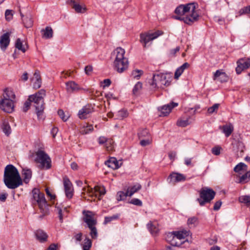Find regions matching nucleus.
I'll list each match as a JSON object with an SVG mask.
<instances>
[{
	"mask_svg": "<svg viewBox=\"0 0 250 250\" xmlns=\"http://www.w3.org/2000/svg\"><path fill=\"white\" fill-rule=\"evenodd\" d=\"M45 95V90L42 89L35 94L29 96L27 100L24 103L23 111L26 112L30 107L31 103L33 102L38 120H44L45 118L44 115L45 104L43 98Z\"/></svg>",
	"mask_w": 250,
	"mask_h": 250,
	"instance_id": "nucleus-1",
	"label": "nucleus"
},
{
	"mask_svg": "<svg viewBox=\"0 0 250 250\" xmlns=\"http://www.w3.org/2000/svg\"><path fill=\"white\" fill-rule=\"evenodd\" d=\"M3 182L7 188L12 189L18 188L23 184L17 168L12 165H8L5 167Z\"/></svg>",
	"mask_w": 250,
	"mask_h": 250,
	"instance_id": "nucleus-2",
	"label": "nucleus"
},
{
	"mask_svg": "<svg viewBox=\"0 0 250 250\" xmlns=\"http://www.w3.org/2000/svg\"><path fill=\"white\" fill-rule=\"evenodd\" d=\"M125 51L121 47H117L112 53V56L115 57L113 67L119 73H122L128 66L127 58L125 57Z\"/></svg>",
	"mask_w": 250,
	"mask_h": 250,
	"instance_id": "nucleus-3",
	"label": "nucleus"
},
{
	"mask_svg": "<svg viewBox=\"0 0 250 250\" xmlns=\"http://www.w3.org/2000/svg\"><path fill=\"white\" fill-rule=\"evenodd\" d=\"M32 203L33 205L37 204L42 214L40 216V218L49 213L48 205L45 198L44 194L41 193L38 188H34L32 191Z\"/></svg>",
	"mask_w": 250,
	"mask_h": 250,
	"instance_id": "nucleus-4",
	"label": "nucleus"
},
{
	"mask_svg": "<svg viewBox=\"0 0 250 250\" xmlns=\"http://www.w3.org/2000/svg\"><path fill=\"white\" fill-rule=\"evenodd\" d=\"M172 80L171 73H160L153 74L150 84L153 87H163V86H168L170 84Z\"/></svg>",
	"mask_w": 250,
	"mask_h": 250,
	"instance_id": "nucleus-5",
	"label": "nucleus"
},
{
	"mask_svg": "<svg viewBox=\"0 0 250 250\" xmlns=\"http://www.w3.org/2000/svg\"><path fill=\"white\" fill-rule=\"evenodd\" d=\"M216 194V192L211 188L208 187L202 188L199 191L200 198L197 199L201 206H204L212 200Z\"/></svg>",
	"mask_w": 250,
	"mask_h": 250,
	"instance_id": "nucleus-6",
	"label": "nucleus"
},
{
	"mask_svg": "<svg viewBox=\"0 0 250 250\" xmlns=\"http://www.w3.org/2000/svg\"><path fill=\"white\" fill-rule=\"evenodd\" d=\"M36 157L35 162L41 165L42 168L48 169L51 167V160L49 155L42 150H38L36 152Z\"/></svg>",
	"mask_w": 250,
	"mask_h": 250,
	"instance_id": "nucleus-7",
	"label": "nucleus"
},
{
	"mask_svg": "<svg viewBox=\"0 0 250 250\" xmlns=\"http://www.w3.org/2000/svg\"><path fill=\"white\" fill-rule=\"evenodd\" d=\"M163 34V32L161 30H157L153 33H145L140 34V42L143 44L144 47H146V44L150 41L157 38Z\"/></svg>",
	"mask_w": 250,
	"mask_h": 250,
	"instance_id": "nucleus-8",
	"label": "nucleus"
},
{
	"mask_svg": "<svg viewBox=\"0 0 250 250\" xmlns=\"http://www.w3.org/2000/svg\"><path fill=\"white\" fill-rule=\"evenodd\" d=\"M197 3H189L185 5L181 4L175 10V13L178 15H184L190 10L194 11L196 9Z\"/></svg>",
	"mask_w": 250,
	"mask_h": 250,
	"instance_id": "nucleus-9",
	"label": "nucleus"
},
{
	"mask_svg": "<svg viewBox=\"0 0 250 250\" xmlns=\"http://www.w3.org/2000/svg\"><path fill=\"white\" fill-rule=\"evenodd\" d=\"M14 107L13 100L3 95V99L0 101V108L6 112L11 113L14 110Z\"/></svg>",
	"mask_w": 250,
	"mask_h": 250,
	"instance_id": "nucleus-10",
	"label": "nucleus"
},
{
	"mask_svg": "<svg viewBox=\"0 0 250 250\" xmlns=\"http://www.w3.org/2000/svg\"><path fill=\"white\" fill-rule=\"evenodd\" d=\"M237 64L235 68L237 74H240L242 71L250 67V58H243L239 59L236 62Z\"/></svg>",
	"mask_w": 250,
	"mask_h": 250,
	"instance_id": "nucleus-11",
	"label": "nucleus"
},
{
	"mask_svg": "<svg viewBox=\"0 0 250 250\" xmlns=\"http://www.w3.org/2000/svg\"><path fill=\"white\" fill-rule=\"evenodd\" d=\"M233 146V151L235 153L236 156L238 157H242L243 156L245 146L243 143L240 141L232 143Z\"/></svg>",
	"mask_w": 250,
	"mask_h": 250,
	"instance_id": "nucleus-12",
	"label": "nucleus"
},
{
	"mask_svg": "<svg viewBox=\"0 0 250 250\" xmlns=\"http://www.w3.org/2000/svg\"><path fill=\"white\" fill-rule=\"evenodd\" d=\"M94 111L93 107L91 104L84 106L78 112L79 117L81 119H85L88 117V115Z\"/></svg>",
	"mask_w": 250,
	"mask_h": 250,
	"instance_id": "nucleus-13",
	"label": "nucleus"
},
{
	"mask_svg": "<svg viewBox=\"0 0 250 250\" xmlns=\"http://www.w3.org/2000/svg\"><path fill=\"white\" fill-rule=\"evenodd\" d=\"M10 33L6 32L0 37V48L5 51L8 46L10 42Z\"/></svg>",
	"mask_w": 250,
	"mask_h": 250,
	"instance_id": "nucleus-14",
	"label": "nucleus"
},
{
	"mask_svg": "<svg viewBox=\"0 0 250 250\" xmlns=\"http://www.w3.org/2000/svg\"><path fill=\"white\" fill-rule=\"evenodd\" d=\"M63 185L66 196L68 198H71L73 195L72 185L68 178L65 177L63 178Z\"/></svg>",
	"mask_w": 250,
	"mask_h": 250,
	"instance_id": "nucleus-15",
	"label": "nucleus"
},
{
	"mask_svg": "<svg viewBox=\"0 0 250 250\" xmlns=\"http://www.w3.org/2000/svg\"><path fill=\"white\" fill-rule=\"evenodd\" d=\"M178 105V103L171 102L168 104L164 105L160 107L161 110V115L160 116H167L171 111L172 109L174 107H176Z\"/></svg>",
	"mask_w": 250,
	"mask_h": 250,
	"instance_id": "nucleus-16",
	"label": "nucleus"
},
{
	"mask_svg": "<svg viewBox=\"0 0 250 250\" xmlns=\"http://www.w3.org/2000/svg\"><path fill=\"white\" fill-rule=\"evenodd\" d=\"M191 11V14L184 17V18L183 19L184 22L188 25H191L193 23L197 21L199 18V15L195 12V10L194 11Z\"/></svg>",
	"mask_w": 250,
	"mask_h": 250,
	"instance_id": "nucleus-17",
	"label": "nucleus"
},
{
	"mask_svg": "<svg viewBox=\"0 0 250 250\" xmlns=\"http://www.w3.org/2000/svg\"><path fill=\"white\" fill-rule=\"evenodd\" d=\"M213 79L214 80H217L221 83H225L228 81L229 77L226 73L218 70L214 73Z\"/></svg>",
	"mask_w": 250,
	"mask_h": 250,
	"instance_id": "nucleus-18",
	"label": "nucleus"
},
{
	"mask_svg": "<svg viewBox=\"0 0 250 250\" xmlns=\"http://www.w3.org/2000/svg\"><path fill=\"white\" fill-rule=\"evenodd\" d=\"M36 239L41 243H44L47 241L48 235L42 229H38L35 232Z\"/></svg>",
	"mask_w": 250,
	"mask_h": 250,
	"instance_id": "nucleus-19",
	"label": "nucleus"
},
{
	"mask_svg": "<svg viewBox=\"0 0 250 250\" xmlns=\"http://www.w3.org/2000/svg\"><path fill=\"white\" fill-rule=\"evenodd\" d=\"M174 237L180 241L184 239L187 236L189 235L190 232L189 230H183L180 231H174Z\"/></svg>",
	"mask_w": 250,
	"mask_h": 250,
	"instance_id": "nucleus-20",
	"label": "nucleus"
},
{
	"mask_svg": "<svg viewBox=\"0 0 250 250\" xmlns=\"http://www.w3.org/2000/svg\"><path fill=\"white\" fill-rule=\"evenodd\" d=\"M147 228L152 235L157 234L159 231L158 224L156 221H150L147 224Z\"/></svg>",
	"mask_w": 250,
	"mask_h": 250,
	"instance_id": "nucleus-21",
	"label": "nucleus"
},
{
	"mask_svg": "<svg viewBox=\"0 0 250 250\" xmlns=\"http://www.w3.org/2000/svg\"><path fill=\"white\" fill-rule=\"evenodd\" d=\"M186 179L184 175L179 173H173L168 177L167 180H169V182H177L182 181H185Z\"/></svg>",
	"mask_w": 250,
	"mask_h": 250,
	"instance_id": "nucleus-22",
	"label": "nucleus"
},
{
	"mask_svg": "<svg viewBox=\"0 0 250 250\" xmlns=\"http://www.w3.org/2000/svg\"><path fill=\"white\" fill-rule=\"evenodd\" d=\"M105 165L113 169H117L120 167L119 162L114 157H111L105 162Z\"/></svg>",
	"mask_w": 250,
	"mask_h": 250,
	"instance_id": "nucleus-23",
	"label": "nucleus"
},
{
	"mask_svg": "<svg viewBox=\"0 0 250 250\" xmlns=\"http://www.w3.org/2000/svg\"><path fill=\"white\" fill-rule=\"evenodd\" d=\"M15 46L17 49L21 51L23 53L25 52L28 48V45L27 43L25 42V43L23 44V42H21L20 38L16 40Z\"/></svg>",
	"mask_w": 250,
	"mask_h": 250,
	"instance_id": "nucleus-24",
	"label": "nucleus"
},
{
	"mask_svg": "<svg viewBox=\"0 0 250 250\" xmlns=\"http://www.w3.org/2000/svg\"><path fill=\"white\" fill-rule=\"evenodd\" d=\"M66 90L68 92H74L80 89L79 85L73 81H69L66 83Z\"/></svg>",
	"mask_w": 250,
	"mask_h": 250,
	"instance_id": "nucleus-25",
	"label": "nucleus"
},
{
	"mask_svg": "<svg viewBox=\"0 0 250 250\" xmlns=\"http://www.w3.org/2000/svg\"><path fill=\"white\" fill-rule=\"evenodd\" d=\"M22 174L23 177V182L26 184L28 183L32 177L31 170L26 168H23Z\"/></svg>",
	"mask_w": 250,
	"mask_h": 250,
	"instance_id": "nucleus-26",
	"label": "nucleus"
},
{
	"mask_svg": "<svg viewBox=\"0 0 250 250\" xmlns=\"http://www.w3.org/2000/svg\"><path fill=\"white\" fill-rule=\"evenodd\" d=\"M223 133L227 137H228L233 131V126L231 124L226 125L222 127Z\"/></svg>",
	"mask_w": 250,
	"mask_h": 250,
	"instance_id": "nucleus-27",
	"label": "nucleus"
},
{
	"mask_svg": "<svg viewBox=\"0 0 250 250\" xmlns=\"http://www.w3.org/2000/svg\"><path fill=\"white\" fill-rule=\"evenodd\" d=\"M41 32L43 33L42 38L50 39L53 37V31L52 28L50 26L46 27L45 29H42Z\"/></svg>",
	"mask_w": 250,
	"mask_h": 250,
	"instance_id": "nucleus-28",
	"label": "nucleus"
},
{
	"mask_svg": "<svg viewBox=\"0 0 250 250\" xmlns=\"http://www.w3.org/2000/svg\"><path fill=\"white\" fill-rule=\"evenodd\" d=\"M1 128L6 135L8 136L11 133V129L7 120H4L3 121Z\"/></svg>",
	"mask_w": 250,
	"mask_h": 250,
	"instance_id": "nucleus-29",
	"label": "nucleus"
},
{
	"mask_svg": "<svg viewBox=\"0 0 250 250\" xmlns=\"http://www.w3.org/2000/svg\"><path fill=\"white\" fill-rule=\"evenodd\" d=\"M141 188L142 186L140 184H137L136 185L128 188L127 191L128 192V196H132L134 193L139 190Z\"/></svg>",
	"mask_w": 250,
	"mask_h": 250,
	"instance_id": "nucleus-30",
	"label": "nucleus"
},
{
	"mask_svg": "<svg viewBox=\"0 0 250 250\" xmlns=\"http://www.w3.org/2000/svg\"><path fill=\"white\" fill-rule=\"evenodd\" d=\"M198 223V219L195 216L189 217L187 220V225L189 228L195 227Z\"/></svg>",
	"mask_w": 250,
	"mask_h": 250,
	"instance_id": "nucleus-31",
	"label": "nucleus"
},
{
	"mask_svg": "<svg viewBox=\"0 0 250 250\" xmlns=\"http://www.w3.org/2000/svg\"><path fill=\"white\" fill-rule=\"evenodd\" d=\"M240 202L244 204L247 207H250V196L243 195L239 197Z\"/></svg>",
	"mask_w": 250,
	"mask_h": 250,
	"instance_id": "nucleus-32",
	"label": "nucleus"
},
{
	"mask_svg": "<svg viewBox=\"0 0 250 250\" xmlns=\"http://www.w3.org/2000/svg\"><path fill=\"white\" fill-rule=\"evenodd\" d=\"M247 166L243 163H239L234 168V171L236 173H239L241 171L247 170Z\"/></svg>",
	"mask_w": 250,
	"mask_h": 250,
	"instance_id": "nucleus-33",
	"label": "nucleus"
},
{
	"mask_svg": "<svg viewBox=\"0 0 250 250\" xmlns=\"http://www.w3.org/2000/svg\"><path fill=\"white\" fill-rule=\"evenodd\" d=\"M22 22L24 26L27 28L32 27L33 24V21L30 17H25L22 19Z\"/></svg>",
	"mask_w": 250,
	"mask_h": 250,
	"instance_id": "nucleus-34",
	"label": "nucleus"
},
{
	"mask_svg": "<svg viewBox=\"0 0 250 250\" xmlns=\"http://www.w3.org/2000/svg\"><path fill=\"white\" fill-rule=\"evenodd\" d=\"M142 83L140 82L137 83L132 90V93L134 95L137 96L139 95L140 91L142 88Z\"/></svg>",
	"mask_w": 250,
	"mask_h": 250,
	"instance_id": "nucleus-35",
	"label": "nucleus"
},
{
	"mask_svg": "<svg viewBox=\"0 0 250 250\" xmlns=\"http://www.w3.org/2000/svg\"><path fill=\"white\" fill-rule=\"evenodd\" d=\"M98 143L100 145H111L112 143V140L110 139H107L104 136H100L98 138Z\"/></svg>",
	"mask_w": 250,
	"mask_h": 250,
	"instance_id": "nucleus-36",
	"label": "nucleus"
},
{
	"mask_svg": "<svg viewBox=\"0 0 250 250\" xmlns=\"http://www.w3.org/2000/svg\"><path fill=\"white\" fill-rule=\"evenodd\" d=\"M127 196H128V192L126 191L125 192L124 191H120L117 192L116 198L119 201H122L125 200Z\"/></svg>",
	"mask_w": 250,
	"mask_h": 250,
	"instance_id": "nucleus-37",
	"label": "nucleus"
},
{
	"mask_svg": "<svg viewBox=\"0 0 250 250\" xmlns=\"http://www.w3.org/2000/svg\"><path fill=\"white\" fill-rule=\"evenodd\" d=\"M93 189H91V192L92 193V194L94 193L93 192H99V196L104 195L106 193L105 189L104 187H103L102 188H101L98 186L95 187L94 191H93Z\"/></svg>",
	"mask_w": 250,
	"mask_h": 250,
	"instance_id": "nucleus-38",
	"label": "nucleus"
},
{
	"mask_svg": "<svg viewBox=\"0 0 250 250\" xmlns=\"http://www.w3.org/2000/svg\"><path fill=\"white\" fill-rule=\"evenodd\" d=\"M250 181V178L248 176L246 173L241 176L239 177V179L237 181V183L244 184L248 183Z\"/></svg>",
	"mask_w": 250,
	"mask_h": 250,
	"instance_id": "nucleus-39",
	"label": "nucleus"
},
{
	"mask_svg": "<svg viewBox=\"0 0 250 250\" xmlns=\"http://www.w3.org/2000/svg\"><path fill=\"white\" fill-rule=\"evenodd\" d=\"M84 243L83 245V250H89L92 246V241L88 237H86L84 239Z\"/></svg>",
	"mask_w": 250,
	"mask_h": 250,
	"instance_id": "nucleus-40",
	"label": "nucleus"
},
{
	"mask_svg": "<svg viewBox=\"0 0 250 250\" xmlns=\"http://www.w3.org/2000/svg\"><path fill=\"white\" fill-rule=\"evenodd\" d=\"M72 8L74 9L77 13H84L86 10V8L82 7L81 5L75 2L73 5Z\"/></svg>",
	"mask_w": 250,
	"mask_h": 250,
	"instance_id": "nucleus-41",
	"label": "nucleus"
},
{
	"mask_svg": "<svg viewBox=\"0 0 250 250\" xmlns=\"http://www.w3.org/2000/svg\"><path fill=\"white\" fill-rule=\"evenodd\" d=\"M176 238H174L173 239L172 241L171 242L170 245L174 247H181L183 244H185L186 242H188V241L187 240H184L182 241H177Z\"/></svg>",
	"mask_w": 250,
	"mask_h": 250,
	"instance_id": "nucleus-42",
	"label": "nucleus"
},
{
	"mask_svg": "<svg viewBox=\"0 0 250 250\" xmlns=\"http://www.w3.org/2000/svg\"><path fill=\"white\" fill-rule=\"evenodd\" d=\"M119 215L118 214H114L111 216H106L104 217V224H106L113 220H117L119 218Z\"/></svg>",
	"mask_w": 250,
	"mask_h": 250,
	"instance_id": "nucleus-43",
	"label": "nucleus"
},
{
	"mask_svg": "<svg viewBox=\"0 0 250 250\" xmlns=\"http://www.w3.org/2000/svg\"><path fill=\"white\" fill-rule=\"evenodd\" d=\"M3 95H4L6 98L11 100L14 99L16 97L12 90H9L7 89H5L4 91V94Z\"/></svg>",
	"mask_w": 250,
	"mask_h": 250,
	"instance_id": "nucleus-44",
	"label": "nucleus"
},
{
	"mask_svg": "<svg viewBox=\"0 0 250 250\" xmlns=\"http://www.w3.org/2000/svg\"><path fill=\"white\" fill-rule=\"evenodd\" d=\"M188 119L186 120H178L177 122V125L179 126L185 127L189 125Z\"/></svg>",
	"mask_w": 250,
	"mask_h": 250,
	"instance_id": "nucleus-45",
	"label": "nucleus"
},
{
	"mask_svg": "<svg viewBox=\"0 0 250 250\" xmlns=\"http://www.w3.org/2000/svg\"><path fill=\"white\" fill-rule=\"evenodd\" d=\"M219 105L220 104H214L212 106L208 109V113L211 114L214 112H216L219 108Z\"/></svg>",
	"mask_w": 250,
	"mask_h": 250,
	"instance_id": "nucleus-46",
	"label": "nucleus"
},
{
	"mask_svg": "<svg viewBox=\"0 0 250 250\" xmlns=\"http://www.w3.org/2000/svg\"><path fill=\"white\" fill-rule=\"evenodd\" d=\"M128 203L138 207H142L143 206L142 202L138 198H133Z\"/></svg>",
	"mask_w": 250,
	"mask_h": 250,
	"instance_id": "nucleus-47",
	"label": "nucleus"
},
{
	"mask_svg": "<svg viewBox=\"0 0 250 250\" xmlns=\"http://www.w3.org/2000/svg\"><path fill=\"white\" fill-rule=\"evenodd\" d=\"M85 223H86L89 228H91V227H94V226L96 224V221L93 219H85V221H84Z\"/></svg>",
	"mask_w": 250,
	"mask_h": 250,
	"instance_id": "nucleus-48",
	"label": "nucleus"
},
{
	"mask_svg": "<svg viewBox=\"0 0 250 250\" xmlns=\"http://www.w3.org/2000/svg\"><path fill=\"white\" fill-rule=\"evenodd\" d=\"M93 130L92 125H87L86 127H84L81 130V132L83 134H86L91 132Z\"/></svg>",
	"mask_w": 250,
	"mask_h": 250,
	"instance_id": "nucleus-49",
	"label": "nucleus"
},
{
	"mask_svg": "<svg viewBox=\"0 0 250 250\" xmlns=\"http://www.w3.org/2000/svg\"><path fill=\"white\" fill-rule=\"evenodd\" d=\"M143 71L141 70L136 69L132 72V75L134 78L139 79L140 76L143 74Z\"/></svg>",
	"mask_w": 250,
	"mask_h": 250,
	"instance_id": "nucleus-50",
	"label": "nucleus"
},
{
	"mask_svg": "<svg viewBox=\"0 0 250 250\" xmlns=\"http://www.w3.org/2000/svg\"><path fill=\"white\" fill-rule=\"evenodd\" d=\"M83 214L84 215L83 221H85V219H93V214L90 211L83 210Z\"/></svg>",
	"mask_w": 250,
	"mask_h": 250,
	"instance_id": "nucleus-51",
	"label": "nucleus"
},
{
	"mask_svg": "<svg viewBox=\"0 0 250 250\" xmlns=\"http://www.w3.org/2000/svg\"><path fill=\"white\" fill-rule=\"evenodd\" d=\"M91 231L90 232V235L91 236L93 239H96L97 237L98 233L97 230L96 228L94 226L89 228Z\"/></svg>",
	"mask_w": 250,
	"mask_h": 250,
	"instance_id": "nucleus-52",
	"label": "nucleus"
},
{
	"mask_svg": "<svg viewBox=\"0 0 250 250\" xmlns=\"http://www.w3.org/2000/svg\"><path fill=\"white\" fill-rule=\"evenodd\" d=\"M58 114L60 117L64 122H66L69 118V116H65L64 112L62 109H59L58 111Z\"/></svg>",
	"mask_w": 250,
	"mask_h": 250,
	"instance_id": "nucleus-53",
	"label": "nucleus"
},
{
	"mask_svg": "<svg viewBox=\"0 0 250 250\" xmlns=\"http://www.w3.org/2000/svg\"><path fill=\"white\" fill-rule=\"evenodd\" d=\"M149 134L148 131L147 129H143L138 133V136L140 138L146 137Z\"/></svg>",
	"mask_w": 250,
	"mask_h": 250,
	"instance_id": "nucleus-54",
	"label": "nucleus"
},
{
	"mask_svg": "<svg viewBox=\"0 0 250 250\" xmlns=\"http://www.w3.org/2000/svg\"><path fill=\"white\" fill-rule=\"evenodd\" d=\"M175 238L174 237V233H173V231L171 232H169L167 235L166 237V240L167 242H169L170 244H171V242L172 241L173 239Z\"/></svg>",
	"mask_w": 250,
	"mask_h": 250,
	"instance_id": "nucleus-55",
	"label": "nucleus"
},
{
	"mask_svg": "<svg viewBox=\"0 0 250 250\" xmlns=\"http://www.w3.org/2000/svg\"><path fill=\"white\" fill-rule=\"evenodd\" d=\"M127 112L126 110L122 109L118 111V116L119 118H120L121 119H123L125 117H127Z\"/></svg>",
	"mask_w": 250,
	"mask_h": 250,
	"instance_id": "nucleus-56",
	"label": "nucleus"
},
{
	"mask_svg": "<svg viewBox=\"0 0 250 250\" xmlns=\"http://www.w3.org/2000/svg\"><path fill=\"white\" fill-rule=\"evenodd\" d=\"M5 19L7 21H10L12 19V11L11 10H6L5 13Z\"/></svg>",
	"mask_w": 250,
	"mask_h": 250,
	"instance_id": "nucleus-57",
	"label": "nucleus"
},
{
	"mask_svg": "<svg viewBox=\"0 0 250 250\" xmlns=\"http://www.w3.org/2000/svg\"><path fill=\"white\" fill-rule=\"evenodd\" d=\"M221 147L219 146H215L213 147L211 149L212 153L215 155H218L220 153Z\"/></svg>",
	"mask_w": 250,
	"mask_h": 250,
	"instance_id": "nucleus-58",
	"label": "nucleus"
},
{
	"mask_svg": "<svg viewBox=\"0 0 250 250\" xmlns=\"http://www.w3.org/2000/svg\"><path fill=\"white\" fill-rule=\"evenodd\" d=\"M42 84V80H35L33 83V88L34 89H39L41 87Z\"/></svg>",
	"mask_w": 250,
	"mask_h": 250,
	"instance_id": "nucleus-59",
	"label": "nucleus"
},
{
	"mask_svg": "<svg viewBox=\"0 0 250 250\" xmlns=\"http://www.w3.org/2000/svg\"><path fill=\"white\" fill-rule=\"evenodd\" d=\"M239 15H242L246 14H249V6L244 7L241 9L239 11Z\"/></svg>",
	"mask_w": 250,
	"mask_h": 250,
	"instance_id": "nucleus-60",
	"label": "nucleus"
},
{
	"mask_svg": "<svg viewBox=\"0 0 250 250\" xmlns=\"http://www.w3.org/2000/svg\"><path fill=\"white\" fill-rule=\"evenodd\" d=\"M183 73V71L180 69L178 67L175 71L174 74V78L175 79H178Z\"/></svg>",
	"mask_w": 250,
	"mask_h": 250,
	"instance_id": "nucleus-61",
	"label": "nucleus"
},
{
	"mask_svg": "<svg viewBox=\"0 0 250 250\" xmlns=\"http://www.w3.org/2000/svg\"><path fill=\"white\" fill-rule=\"evenodd\" d=\"M93 67L91 65H87L84 68V71L86 75H89L92 71Z\"/></svg>",
	"mask_w": 250,
	"mask_h": 250,
	"instance_id": "nucleus-62",
	"label": "nucleus"
},
{
	"mask_svg": "<svg viewBox=\"0 0 250 250\" xmlns=\"http://www.w3.org/2000/svg\"><path fill=\"white\" fill-rule=\"evenodd\" d=\"M221 205H222V202L220 200L217 201L214 204V205L213 207V209L214 210H219L221 206Z\"/></svg>",
	"mask_w": 250,
	"mask_h": 250,
	"instance_id": "nucleus-63",
	"label": "nucleus"
},
{
	"mask_svg": "<svg viewBox=\"0 0 250 250\" xmlns=\"http://www.w3.org/2000/svg\"><path fill=\"white\" fill-rule=\"evenodd\" d=\"M34 79L35 80H41L40 72L38 70H36L34 73V77L32 79V80L33 81Z\"/></svg>",
	"mask_w": 250,
	"mask_h": 250,
	"instance_id": "nucleus-64",
	"label": "nucleus"
}]
</instances>
